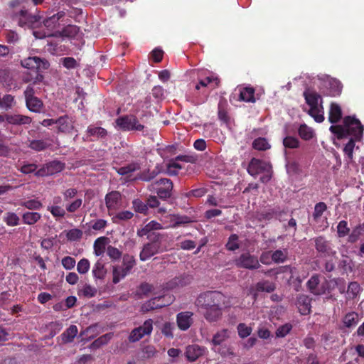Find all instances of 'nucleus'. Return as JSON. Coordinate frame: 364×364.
<instances>
[{"label": "nucleus", "instance_id": "f257e3e1", "mask_svg": "<svg viewBox=\"0 0 364 364\" xmlns=\"http://www.w3.org/2000/svg\"><path fill=\"white\" fill-rule=\"evenodd\" d=\"M197 80L193 89L187 97L194 105H201L206 102L210 92L220 84L218 75L208 70L197 72Z\"/></svg>", "mask_w": 364, "mask_h": 364}, {"label": "nucleus", "instance_id": "f03ea898", "mask_svg": "<svg viewBox=\"0 0 364 364\" xmlns=\"http://www.w3.org/2000/svg\"><path fill=\"white\" fill-rule=\"evenodd\" d=\"M329 129L338 139L350 135L359 141L363 138L364 127L355 117L348 116L343 119V125H331Z\"/></svg>", "mask_w": 364, "mask_h": 364}, {"label": "nucleus", "instance_id": "7ed1b4c3", "mask_svg": "<svg viewBox=\"0 0 364 364\" xmlns=\"http://www.w3.org/2000/svg\"><path fill=\"white\" fill-rule=\"evenodd\" d=\"M304 97L306 104L309 107L307 111L308 114L312 117L316 122H322L324 120V111L321 95L314 90L307 89L304 92Z\"/></svg>", "mask_w": 364, "mask_h": 364}, {"label": "nucleus", "instance_id": "20e7f679", "mask_svg": "<svg viewBox=\"0 0 364 364\" xmlns=\"http://www.w3.org/2000/svg\"><path fill=\"white\" fill-rule=\"evenodd\" d=\"M12 9L11 11V18L16 21L20 26H32L39 21V17L31 15L28 11L20 6V1L16 0L10 4Z\"/></svg>", "mask_w": 364, "mask_h": 364}, {"label": "nucleus", "instance_id": "39448f33", "mask_svg": "<svg viewBox=\"0 0 364 364\" xmlns=\"http://www.w3.org/2000/svg\"><path fill=\"white\" fill-rule=\"evenodd\" d=\"M226 297L221 292L218 291H208L200 294L196 300V305L200 309H205L216 305H224L228 307L225 304Z\"/></svg>", "mask_w": 364, "mask_h": 364}, {"label": "nucleus", "instance_id": "423d86ee", "mask_svg": "<svg viewBox=\"0 0 364 364\" xmlns=\"http://www.w3.org/2000/svg\"><path fill=\"white\" fill-rule=\"evenodd\" d=\"M136 265V260L134 256L124 255L123 256L122 265H114L112 269L114 284L119 283L127 275H128L132 268Z\"/></svg>", "mask_w": 364, "mask_h": 364}, {"label": "nucleus", "instance_id": "0eeeda50", "mask_svg": "<svg viewBox=\"0 0 364 364\" xmlns=\"http://www.w3.org/2000/svg\"><path fill=\"white\" fill-rule=\"evenodd\" d=\"M230 331L228 329H222L213 335L211 343L213 346V350L219 353L222 356H232L234 355L232 348L230 346H222L229 338Z\"/></svg>", "mask_w": 364, "mask_h": 364}, {"label": "nucleus", "instance_id": "6e6552de", "mask_svg": "<svg viewBox=\"0 0 364 364\" xmlns=\"http://www.w3.org/2000/svg\"><path fill=\"white\" fill-rule=\"evenodd\" d=\"M116 126L123 131H142L144 126L132 114L120 117L116 119Z\"/></svg>", "mask_w": 364, "mask_h": 364}, {"label": "nucleus", "instance_id": "1a4fd4ad", "mask_svg": "<svg viewBox=\"0 0 364 364\" xmlns=\"http://www.w3.org/2000/svg\"><path fill=\"white\" fill-rule=\"evenodd\" d=\"M65 16L64 11H60L56 14L44 20L43 23L48 31L45 32L43 36H40L38 31H33L36 38H42L46 37L58 36V31L53 33L52 31L58 27L59 20Z\"/></svg>", "mask_w": 364, "mask_h": 364}, {"label": "nucleus", "instance_id": "9d476101", "mask_svg": "<svg viewBox=\"0 0 364 364\" xmlns=\"http://www.w3.org/2000/svg\"><path fill=\"white\" fill-rule=\"evenodd\" d=\"M21 64L23 68L35 73L36 75V80H41L42 79V76L38 73V70H46L49 67V63L47 60L37 56L25 58L21 61Z\"/></svg>", "mask_w": 364, "mask_h": 364}, {"label": "nucleus", "instance_id": "9b49d317", "mask_svg": "<svg viewBox=\"0 0 364 364\" xmlns=\"http://www.w3.org/2000/svg\"><path fill=\"white\" fill-rule=\"evenodd\" d=\"M151 189L155 191L160 198L166 199L171 195L173 183L170 179L161 178L151 184Z\"/></svg>", "mask_w": 364, "mask_h": 364}, {"label": "nucleus", "instance_id": "f8f14e48", "mask_svg": "<svg viewBox=\"0 0 364 364\" xmlns=\"http://www.w3.org/2000/svg\"><path fill=\"white\" fill-rule=\"evenodd\" d=\"M153 320L149 318L146 320L143 325L134 328L129 336V341L132 343H135L141 339L144 336L150 335L153 331Z\"/></svg>", "mask_w": 364, "mask_h": 364}, {"label": "nucleus", "instance_id": "ddd939ff", "mask_svg": "<svg viewBox=\"0 0 364 364\" xmlns=\"http://www.w3.org/2000/svg\"><path fill=\"white\" fill-rule=\"evenodd\" d=\"M164 228H175L182 224L189 223L191 220L187 216L168 214L162 215L160 218Z\"/></svg>", "mask_w": 364, "mask_h": 364}, {"label": "nucleus", "instance_id": "4468645a", "mask_svg": "<svg viewBox=\"0 0 364 364\" xmlns=\"http://www.w3.org/2000/svg\"><path fill=\"white\" fill-rule=\"evenodd\" d=\"M272 168L269 162L253 158L249 163L247 172L252 176L256 177L259 173L268 172Z\"/></svg>", "mask_w": 364, "mask_h": 364}, {"label": "nucleus", "instance_id": "2eb2a0df", "mask_svg": "<svg viewBox=\"0 0 364 364\" xmlns=\"http://www.w3.org/2000/svg\"><path fill=\"white\" fill-rule=\"evenodd\" d=\"M235 265L238 267L248 269H255L260 267L257 257L249 253H243L235 260Z\"/></svg>", "mask_w": 364, "mask_h": 364}, {"label": "nucleus", "instance_id": "dca6fc26", "mask_svg": "<svg viewBox=\"0 0 364 364\" xmlns=\"http://www.w3.org/2000/svg\"><path fill=\"white\" fill-rule=\"evenodd\" d=\"M122 195L119 191H111L106 195L105 204L109 215L122 207Z\"/></svg>", "mask_w": 364, "mask_h": 364}, {"label": "nucleus", "instance_id": "f3484780", "mask_svg": "<svg viewBox=\"0 0 364 364\" xmlns=\"http://www.w3.org/2000/svg\"><path fill=\"white\" fill-rule=\"evenodd\" d=\"M64 168V164L59 161H53L35 172L36 176H50L60 172Z\"/></svg>", "mask_w": 364, "mask_h": 364}, {"label": "nucleus", "instance_id": "a211bd4d", "mask_svg": "<svg viewBox=\"0 0 364 364\" xmlns=\"http://www.w3.org/2000/svg\"><path fill=\"white\" fill-rule=\"evenodd\" d=\"M161 243L158 240L145 244L140 252L139 258L141 261H146L160 252Z\"/></svg>", "mask_w": 364, "mask_h": 364}, {"label": "nucleus", "instance_id": "6ab92c4d", "mask_svg": "<svg viewBox=\"0 0 364 364\" xmlns=\"http://www.w3.org/2000/svg\"><path fill=\"white\" fill-rule=\"evenodd\" d=\"M193 323V313L191 311H182L176 315V324L183 331H187Z\"/></svg>", "mask_w": 364, "mask_h": 364}, {"label": "nucleus", "instance_id": "aec40b11", "mask_svg": "<svg viewBox=\"0 0 364 364\" xmlns=\"http://www.w3.org/2000/svg\"><path fill=\"white\" fill-rule=\"evenodd\" d=\"M223 308H225L224 305H216L205 308L204 317L209 322L218 321L222 316Z\"/></svg>", "mask_w": 364, "mask_h": 364}, {"label": "nucleus", "instance_id": "412c9836", "mask_svg": "<svg viewBox=\"0 0 364 364\" xmlns=\"http://www.w3.org/2000/svg\"><path fill=\"white\" fill-rule=\"evenodd\" d=\"M205 353V348L196 344L189 345L186 347L185 356L190 362L196 360Z\"/></svg>", "mask_w": 364, "mask_h": 364}, {"label": "nucleus", "instance_id": "4be33fe9", "mask_svg": "<svg viewBox=\"0 0 364 364\" xmlns=\"http://www.w3.org/2000/svg\"><path fill=\"white\" fill-rule=\"evenodd\" d=\"M5 118L9 124L14 125H25L31 122L30 117L18 114H5Z\"/></svg>", "mask_w": 364, "mask_h": 364}, {"label": "nucleus", "instance_id": "5701e85b", "mask_svg": "<svg viewBox=\"0 0 364 364\" xmlns=\"http://www.w3.org/2000/svg\"><path fill=\"white\" fill-rule=\"evenodd\" d=\"M163 223H158L155 220H151L149 223H147L141 230L138 231V235L141 237L147 235L148 238L151 239L152 235H155L154 233L149 234L152 230H161L164 229Z\"/></svg>", "mask_w": 364, "mask_h": 364}, {"label": "nucleus", "instance_id": "b1692460", "mask_svg": "<svg viewBox=\"0 0 364 364\" xmlns=\"http://www.w3.org/2000/svg\"><path fill=\"white\" fill-rule=\"evenodd\" d=\"M326 87L330 90L329 94L332 96L339 95L342 90V85L341 82L336 79L331 78L328 76L324 77Z\"/></svg>", "mask_w": 364, "mask_h": 364}, {"label": "nucleus", "instance_id": "393cba45", "mask_svg": "<svg viewBox=\"0 0 364 364\" xmlns=\"http://www.w3.org/2000/svg\"><path fill=\"white\" fill-rule=\"evenodd\" d=\"M78 333V328L75 325H70L60 336L63 344L72 343Z\"/></svg>", "mask_w": 364, "mask_h": 364}, {"label": "nucleus", "instance_id": "a878e982", "mask_svg": "<svg viewBox=\"0 0 364 364\" xmlns=\"http://www.w3.org/2000/svg\"><path fill=\"white\" fill-rule=\"evenodd\" d=\"M92 273L96 279H103L107 274L105 263L102 258L97 260L92 267Z\"/></svg>", "mask_w": 364, "mask_h": 364}, {"label": "nucleus", "instance_id": "bb28decb", "mask_svg": "<svg viewBox=\"0 0 364 364\" xmlns=\"http://www.w3.org/2000/svg\"><path fill=\"white\" fill-rule=\"evenodd\" d=\"M55 122L60 132H69L73 129V121L67 115L59 117Z\"/></svg>", "mask_w": 364, "mask_h": 364}, {"label": "nucleus", "instance_id": "cd10ccee", "mask_svg": "<svg viewBox=\"0 0 364 364\" xmlns=\"http://www.w3.org/2000/svg\"><path fill=\"white\" fill-rule=\"evenodd\" d=\"M315 246L317 251L321 253L329 255L335 252L332 250L330 242L323 237H318L315 239Z\"/></svg>", "mask_w": 364, "mask_h": 364}, {"label": "nucleus", "instance_id": "c85d7f7f", "mask_svg": "<svg viewBox=\"0 0 364 364\" xmlns=\"http://www.w3.org/2000/svg\"><path fill=\"white\" fill-rule=\"evenodd\" d=\"M239 100L246 102H255V90L252 87L239 88Z\"/></svg>", "mask_w": 364, "mask_h": 364}, {"label": "nucleus", "instance_id": "c756f323", "mask_svg": "<svg viewBox=\"0 0 364 364\" xmlns=\"http://www.w3.org/2000/svg\"><path fill=\"white\" fill-rule=\"evenodd\" d=\"M108 242L109 239L107 237H100L95 240L93 245L94 254L97 257L102 256L107 251L106 246Z\"/></svg>", "mask_w": 364, "mask_h": 364}, {"label": "nucleus", "instance_id": "7c9ffc66", "mask_svg": "<svg viewBox=\"0 0 364 364\" xmlns=\"http://www.w3.org/2000/svg\"><path fill=\"white\" fill-rule=\"evenodd\" d=\"M298 309L301 314L307 315L310 313V299L306 295H301L297 299Z\"/></svg>", "mask_w": 364, "mask_h": 364}, {"label": "nucleus", "instance_id": "2f4dec72", "mask_svg": "<svg viewBox=\"0 0 364 364\" xmlns=\"http://www.w3.org/2000/svg\"><path fill=\"white\" fill-rule=\"evenodd\" d=\"M342 117L341 107L336 103H331L328 114V120L331 124L338 122Z\"/></svg>", "mask_w": 364, "mask_h": 364}, {"label": "nucleus", "instance_id": "473e14b6", "mask_svg": "<svg viewBox=\"0 0 364 364\" xmlns=\"http://www.w3.org/2000/svg\"><path fill=\"white\" fill-rule=\"evenodd\" d=\"M164 299V296H159L151 299L148 301L146 304L142 306V309L144 311H148L154 309L161 308L168 305V304L161 302V300Z\"/></svg>", "mask_w": 364, "mask_h": 364}, {"label": "nucleus", "instance_id": "72a5a7b5", "mask_svg": "<svg viewBox=\"0 0 364 364\" xmlns=\"http://www.w3.org/2000/svg\"><path fill=\"white\" fill-rule=\"evenodd\" d=\"M99 326L96 323L91 325L80 333V337L82 341H89L95 337L100 332L98 331Z\"/></svg>", "mask_w": 364, "mask_h": 364}, {"label": "nucleus", "instance_id": "f704fd0d", "mask_svg": "<svg viewBox=\"0 0 364 364\" xmlns=\"http://www.w3.org/2000/svg\"><path fill=\"white\" fill-rule=\"evenodd\" d=\"M359 315L354 311L348 312L343 318V326L346 328L355 327L359 322Z\"/></svg>", "mask_w": 364, "mask_h": 364}, {"label": "nucleus", "instance_id": "c9c22d12", "mask_svg": "<svg viewBox=\"0 0 364 364\" xmlns=\"http://www.w3.org/2000/svg\"><path fill=\"white\" fill-rule=\"evenodd\" d=\"M298 132L300 137L306 141L313 139L315 136L314 129L306 124H301Z\"/></svg>", "mask_w": 364, "mask_h": 364}, {"label": "nucleus", "instance_id": "e433bc0d", "mask_svg": "<svg viewBox=\"0 0 364 364\" xmlns=\"http://www.w3.org/2000/svg\"><path fill=\"white\" fill-rule=\"evenodd\" d=\"M41 218V215L37 212H26L22 215L24 224L34 225Z\"/></svg>", "mask_w": 364, "mask_h": 364}, {"label": "nucleus", "instance_id": "4c0bfd02", "mask_svg": "<svg viewBox=\"0 0 364 364\" xmlns=\"http://www.w3.org/2000/svg\"><path fill=\"white\" fill-rule=\"evenodd\" d=\"M113 336L112 333H108L102 335L96 340H95L90 345V348L97 349L102 346L107 344Z\"/></svg>", "mask_w": 364, "mask_h": 364}, {"label": "nucleus", "instance_id": "58836bf2", "mask_svg": "<svg viewBox=\"0 0 364 364\" xmlns=\"http://www.w3.org/2000/svg\"><path fill=\"white\" fill-rule=\"evenodd\" d=\"M26 103L28 109L33 112H40L43 107V102L36 97L27 99Z\"/></svg>", "mask_w": 364, "mask_h": 364}, {"label": "nucleus", "instance_id": "ea45409f", "mask_svg": "<svg viewBox=\"0 0 364 364\" xmlns=\"http://www.w3.org/2000/svg\"><path fill=\"white\" fill-rule=\"evenodd\" d=\"M79 33V28L75 25H68L62 31H58V36L74 38Z\"/></svg>", "mask_w": 364, "mask_h": 364}, {"label": "nucleus", "instance_id": "a19ab883", "mask_svg": "<svg viewBox=\"0 0 364 364\" xmlns=\"http://www.w3.org/2000/svg\"><path fill=\"white\" fill-rule=\"evenodd\" d=\"M288 256V251L287 249L277 250L272 253V260L275 263H283L286 261Z\"/></svg>", "mask_w": 364, "mask_h": 364}, {"label": "nucleus", "instance_id": "79ce46f5", "mask_svg": "<svg viewBox=\"0 0 364 364\" xmlns=\"http://www.w3.org/2000/svg\"><path fill=\"white\" fill-rule=\"evenodd\" d=\"M140 168L139 163L133 162L127 166L119 168L117 172L119 174L122 176H129L132 172H134Z\"/></svg>", "mask_w": 364, "mask_h": 364}, {"label": "nucleus", "instance_id": "37998d69", "mask_svg": "<svg viewBox=\"0 0 364 364\" xmlns=\"http://www.w3.org/2000/svg\"><path fill=\"white\" fill-rule=\"evenodd\" d=\"M182 168L181 165L176 160H171L166 165V173L169 176H176Z\"/></svg>", "mask_w": 364, "mask_h": 364}, {"label": "nucleus", "instance_id": "c03bdc74", "mask_svg": "<svg viewBox=\"0 0 364 364\" xmlns=\"http://www.w3.org/2000/svg\"><path fill=\"white\" fill-rule=\"evenodd\" d=\"M252 146L255 149L259 151H265L270 149L271 147L267 139L262 137H259L255 139L252 143Z\"/></svg>", "mask_w": 364, "mask_h": 364}, {"label": "nucleus", "instance_id": "a18cd8bd", "mask_svg": "<svg viewBox=\"0 0 364 364\" xmlns=\"http://www.w3.org/2000/svg\"><path fill=\"white\" fill-rule=\"evenodd\" d=\"M3 220L8 226H16L20 220L19 217L13 212L6 213Z\"/></svg>", "mask_w": 364, "mask_h": 364}, {"label": "nucleus", "instance_id": "49530a36", "mask_svg": "<svg viewBox=\"0 0 364 364\" xmlns=\"http://www.w3.org/2000/svg\"><path fill=\"white\" fill-rule=\"evenodd\" d=\"M363 230L361 225L355 226L354 228H353L351 232L349 233L348 241L350 243L357 242L360 235H363Z\"/></svg>", "mask_w": 364, "mask_h": 364}, {"label": "nucleus", "instance_id": "de8ad7c7", "mask_svg": "<svg viewBox=\"0 0 364 364\" xmlns=\"http://www.w3.org/2000/svg\"><path fill=\"white\" fill-rule=\"evenodd\" d=\"M48 146L49 144L46 141L41 139L32 140L28 144V146L36 151L45 150Z\"/></svg>", "mask_w": 364, "mask_h": 364}, {"label": "nucleus", "instance_id": "09e8293b", "mask_svg": "<svg viewBox=\"0 0 364 364\" xmlns=\"http://www.w3.org/2000/svg\"><path fill=\"white\" fill-rule=\"evenodd\" d=\"M256 289L259 291L272 292L274 289V284L269 281H262L257 284Z\"/></svg>", "mask_w": 364, "mask_h": 364}, {"label": "nucleus", "instance_id": "8fccbe9b", "mask_svg": "<svg viewBox=\"0 0 364 364\" xmlns=\"http://www.w3.org/2000/svg\"><path fill=\"white\" fill-rule=\"evenodd\" d=\"M15 103L14 97L11 95H5L1 99L0 108L5 110L11 109Z\"/></svg>", "mask_w": 364, "mask_h": 364}, {"label": "nucleus", "instance_id": "3c124183", "mask_svg": "<svg viewBox=\"0 0 364 364\" xmlns=\"http://www.w3.org/2000/svg\"><path fill=\"white\" fill-rule=\"evenodd\" d=\"M226 248L230 251H235L240 247L239 237L236 234H232L226 244Z\"/></svg>", "mask_w": 364, "mask_h": 364}, {"label": "nucleus", "instance_id": "603ef678", "mask_svg": "<svg viewBox=\"0 0 364 364\" xmlns=\"http://www.w3.org/2000/svg\"><path fill=\"white\" fill-rule=\"evenodd\" d=\"M350 228L348 227V223L346 220H341L337 225V234L339 237H344L349 235Z\"/></svg>", "mask_w": 364, "mask_h": 364}, {"label": "nucleus", "instance_id": "864d4df0", "mask_svg": "<svg viewBox=\"0 0 364 364\" xmlns=\"http://www.w3.org/2000/svg\"><path fill=\"white\" fill-rule=\"evenodd\" d=\"M355 141L354 138H351L343 149V152L349 161H352L353 158V150L355 146Z\"/></svg>", "mask_w": 364, "mask_h": 364}, {"label": "nucleus", "instance_id": "5fc2aeb1", "mask_svg": "<svg viewBox=\"0 0 364 364\" xmlns=\"http://www.w3.org/2000/svg\"><path fill=\"white\" fill-rule=\"evenodd\" d=\"M20 205L29 210H40L42 208V203L36 199L23 201Z\"/></svg>", "mask_w": 364, "mask_h": 364}, {"label": "nucleus", "instance_id": "6e6d98bb", "mask_svg": "<svg viewBox=\"0 0 364 364\" xmlns=\"http://www.w3.org/2000/svg\"><path fill=\"white\" fill-rule=\"evenodd\" d=\"M82 231L77 228L68 230L66 233L67 239L70 241H78L82 237Z\"/></svg>", "mask_w": 364, "mask_h": 364}, {"label": "nucleus", "instance_id": "4d7b16f0", "mask_svg": "<svg viewBox=\"0 0 364 364\" xmlns=\"http://www.w3.org/2000/svg\"><path fill=\"white\" fill-rule=\"evenodd\" d=\"M237 329L239 336L242 338H247L252 331V328L250 326H248L243 323H239Z\"/></svg>", "mask_w": 364, "mask_h": 364}, {"label": "nucleus", "instance_id": "13d9d810", "mask_svg": "<svg viewBox=\"0 0 364 364\" xmlns=\"http://www.w3.org/2000/svg\"><path fill=\"white\" fill-rule=\"evenodd\" d=\"M292 325L289 323L279 326L276 331V336L277 338L285 337L291 330Z\"/></svg>", "mask_w": 364, "mask_h": 364}, {"label": "nucleus", "instance_id": "bf43d9fd", "mask_svg": "<svg viewBox=\"0 0 364 364\" xmlns=\"http://www.w3.org/2000/svg\"><path fill=\"white\" fill-rule=\"evenodd\" d=\"M283 145L285 148L295 149L299 147V141L294 136H286L283 139Z\"/></svg>", "mask_w": 364, "mask_h": 364}, {"label": "nucleus", "instance_id": "052dcab7", "mask_svg": "<svg viewBox=\"0 0 364 364\" xmlns=\"http://www.w3.org/2000/svg\"><path fill=\"white\" fill-rule=\"evenodd\" d=\"M90 267V263L89 260L86 258H82L77 262V270L80 274H84L89 271Z\"/></svg>", "mask_w": 364, "mask_h": 364}, {"label": "nucleus", "instance_id": "680f3d73", "mask_svg": "<svg viewBox=\"0 0 364 364\" xmlns=\"http://www.w3.org/2000/svg\"><path fill=\"white\" fill-rule=\"evenodd\" d=\"M361 291L360 284L356 282H352L348 284L347 294L352 298L355 297Z\"/></svg>", "mask_w": 364, "mask_h": 364}, {"label": "nucleus", "instance_id": "e2e57ef3", "mask_svg": "<svg viewBox=\"0 0 364 364\" xmlns=\"http://www.w3.org/2000/svg\"><path fill=\"white\" fill-rule=\"evenodd\" d=\"M107 255L112 260H117L122 257V252L117 247L109 245L107 247Z\"/></svg>", "mask_w": 364, "mask_h": 364}, {"label": "nucleus", "instance_id": "0e129e2a", "mask_svg": "<svg viewBox=\"0 0 364 364\" xmlns=\"http://www.w3.org/2000/svg\"><path fill=\"white\" fill-rule=\"evenodd\" d=\"M327 206L326 203L323 202H320L316 204L314 207V211L313 213V217L314 220H318L322 214L326 210Z\"/></svg>", "mask_w": 364, "mask_h": 364}, {"label": "nucleus", "instance_id": "69168bd1", "mask_svg": "<svg viewBox=\"0 0 364 364\" xmlns=\"http://www.w3.org/2000/svg\"><path fill=\"white\" fill-rule=\"evenodd\" d=\"M132 205L134 210L140 213H146L148 210L147 204H145L139 199L134 200Z\"/></svg>", "mask_w": 364, "mask_h": 364}, {"label": "nucleus", "instance_id": "338daca9", "mask_svg": "<svg viewBox=\"0 0 364 364\" xmlns=\"http://www.w3.org/2000/svg\"><path fill=\"white\" fill-rule=\"evenodd\" d=\"M48 210L50 212L53 217L62 218L65 215V210L60 206H48Z\"/></svg>", "mask_w": 364, "mask_h": 364}, {"label": "nucleus", "instance_id": "774afa93", "mask_svg": "<svg viewBox=\"0 0 364 364\" xmlns=\"http://www.w3.org/2000/svg\"><path fill=\"white\" fill-rule=\"evenodd\" d=\"M87 132L91 136H96L98 137H103L107 134V131L100 127H89Z\"/></svg>", "mask_w": 364, "mask_h": 364}]
</instances>
